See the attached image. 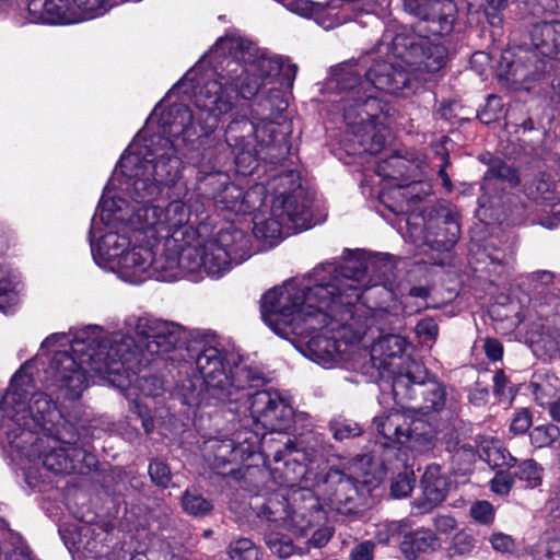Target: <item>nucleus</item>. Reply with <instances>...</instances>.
I'll use <instances>...</instances> for the list:
<instances>
[{"label":"nucleus","mask_w":560,"mask_h":560,"mask_svg":"<svg viewBox=\"0 0 560 560\" xmlns=\"http://www.w3.org/2000/svg\"><path fill=\"white\" fill-rule=\"evenodd\" d=\"M392 51L400 62L382 60L369 66L371 58L366 56L338 66L328 83L340 95L336 101L338 110L363 151L370 154L381 152L388 137L390 108L378 97V92L408 97L421 85L413 71L434 73L447 61V48L440 38L415 32L396 34Z\"/></svg>","instance_id":"nucleus-1"},{"label":"nucleus","mask_w":560,"mask_h":560,"mask_svg":"<svg viewBox=\"0 0 560 560\" xmlns=\"http://www.w3.org/2000/svg\"><path fill=\"white\" fill-rule=\"evenodd\" d=\"M211 55L222 58L219 61L220 71L209 73L196 93L197 105L206 113L201 126L208 132L217 128L221 117L232 110L235 96L250 100L265 81L278 75L281 70V56L259 52L252 42L241 36L220 37Z\"/></svg>","instance_id":"nucleus-2"},{"label":"nucleus","mask_w":560,"mask_h":560,"mask_svg":"<svg viewBox=\"0 0 560 560\" xmlns=\"http://www.w3.org/2000/svg\"><path fill=\"white\" fill-rule=\"evenodd\" d=\"M60 339L70 342L72 353L56 351L46 373L50 386L66 399H78L89 386L90 376L119 374L133 355L135 341L130 336L108 334L98 326L78 330L71 340L65 334H52L42 342V348H50Z\"/></svg>","instance_id":"nucleus-3"},{"label":"nucleus","mask_w":560,"mask_h":560,"mask_svg":"<svg viewBox=\"0 0 560 560\" xmlns=\"http://www.w3.org/2000/svg\"><path fill=\"white\" fill-rule=\"evenodd\" d=\"M338 279L326 262L303 278L291 279L261 298V317L277 335H308L326 324L328 310L341 305Z\"/></svg>","instance_id":"nucleus-4"},{"label":"nucleus","mask_w":560,"mask_h":560,"mask_svg":"<svg viewBox=\"0 0 560 560\" xmlns=\"http://www.w3.org/2000/svg\"><path fill=\"white\" fill-rule=\"evenodd\" d=\"M261 381L248 384L244 394L237 400L226 401L230 411L243 415L246 424H254L256 428L278 432L279 439L270 442L272 460L276 464L283 463L281 470L289 486L293 487L296 481L303 479L307 472V464L316 458V451L307 452L296 447L295 443L283 435L281 431L287 429L291 421L293 411L283 398L271 390H255L265 384V376L260 370Z\"/></svg>","instance_id":"nucleus-5"},{"label":"nucleus","mask_w":560,"mask_h":560,"mask_svg":"<svg viewBox=\"0 0 560 560\" xmlns=\"http://www.w3.org/2000/svg\"><path fill=\"white\" fill-rule=\"evenodd\" d=\"M177 144L159 135L137 139L120 158L114 183L135 202H151L182 174Z\"/></svg>","instance_id":"nucleus-6"},{"label":"nucleus","mask_w":560,"mask_h":560,"mask_svg":"<svg viewBox=\"0 0 560 560\" xmlns=\"http://www.w3.org/2000/svg\"><path fill=\"white\" fill-rule=\"evenodd\" d=\"M15 423L8 418L0 425V443L10 446L13 457L42 463L54 474H84L96 465L95 456L78 445L79 434L70 422L42 435L31 430L13 435L11 427Z\"/></svg>","instance_id":"nucleus-7"},{"label":"nucleus","mask_w":560,"mask_h":560,"mask_svg":"<svg viewBox=\"0 0 560 560\" xmlns=\"http://www.w3.org/2000/svg\"><path fill=\"white\" fill-rule=\"evenodd\" d=\"M131 206L120 197L101 199L100 217L106 224L125 223L153 243L159 240L188 243L196 238L197 231L189 224L190 210L182 201L174 200L162 208L149 202H136Z\"/></svg>","instance_id":"nucleus-8"},{"label":"nucleus","mask_w":560,"mask_h":560,"mask_svg":"<svg viewBox=\"0 0 560 560\" xmlns=\"http://www.w3.org/2000/svg\"><path fill=\"white\" fill-rule=\"evenodd\" d=\"M287 107L288 102L280 91L273 90L255 105L252 112L254 120H234L229 125L225 139L235 150V163L242 173H252L257 167L262 149L281 145L284 141L280 126Z\"/></svg>","instance_id":"nucleus-9"},{"label":"nucleus","mask_w":560,"mask_h":560,"mask_svg":"<svg viewBox=\"0 0 560 560\" xmlns=\"http://www.w3.org/2000/svg\"><path fill=\"white\" fill-rule=\"evenodd\" d=\"M269 185L275 191L270 217L255 214L253 234L266 245L272 246L284 235L311 228V215L310 199L296 171L277 175Z\"/></svg>","instance_id":"nucleus-10"},{"label":"nucleus","mask_w":560,"mask_h":560,"mask_svg":"<svg viewBox=\"0 0 560 560\" xmlns=\"http://www.w3.org/2000/svg\"><path fill=\"white\" fill-rule=\"evenodd\" d=\"M30 366L31 362L27 361L18 370L0 399V425L8 418L15 421L16 423L11 427L13 435L28 430L36 435L51 433L68 422L48 395L33 393L35 384L32 375L27 373Z\"/></svg>","instance_id":"nucleus-11"},{"label":"nucleus","mask_w":560,"mask_h":560,"mask_svg":"<svg viewBox=\"0 0 560 560\" xmlns=\"http://www.w3.org/2000/svg\"><path fill=\"white\" fill-rule=\"evenodd\" d=\"M195 365L208 395L221 404L237 400L248 384L261 381L260 369L215 345H205L195 357Z\"/></svg>","instance_id":"nucleus-12"},{"label":"nucleus","mask_w":560,"mask_h":560,"mask_svg":"<svg viewBox=\"0 0 560 560\" xmlns=\"http://www.w3.org/2000/svg\"><path fill=\"white\" fill-rule=\"evenodd\" d=\"M327 264L337 276L339 299L346 308L354 307L366 290L381 284L390 285L395 269L393 256L383 253L372 255L362 249H346L340 258Z\"/></svg>","instance_id":"nucleus-13"},{"label":"nucleus","mask_w":560,"mask_h":560,"mask_svg":"<svg viewBox=\"0 0 560 560\" xmlns=\"http://www.w3.org/2000/svg\"><path fill=\"white\" fill-rule=\"evenodd\" d=\"M334 305L328 310L326 324L320 332L311 337L304 354L317 364L330 369L348 360L358 349L366 326L359 323L353 306Z\"/></svg>","instance_id":"nucleus-14"},{"label":"nucleus","mask_w":560,"mask_h":560,"mask_svg":"<svg viewBox=\"0 0 560 560\" xmlns=\"http://www.w3.org/2000/svg\"><path fill=\"white\" fill-rule=\"evenodd\" d=\"M187 244L188 249L195 252L191 258L197 262L196 272L203 270L211 277H221L232 265L242 264L252 256L249 237L235 226L222 229L210 238H203L197 232L196 238Z\"/></svg>","instance_id":"nucleus-15"},{"label":"nucleus","mask_w":560,"mask_h":560,"mask_svg":"<svg viewBox=\"0 0 560 560\" xmlns=\"http://www.w3.org/2000/svg\"><path fill=\"white\" fill-rule=\"evenodd\" d=\"M427 369L415 361L408 362L406 372L399 373L393 380V395L397 404L408 405L418 401L419 404L410 406V409H419L424 413L431 411H441L448 408L455 412L457 410V400L454 396L448 397L445 386L438 382H428Z\"/></svg>","instance_id":"nucleus-16"},{"label":"nucleus","mask_w":560,"mask_h":560,"mask_svg":"<svg viewBox=\"0 0 560 560\" xmlns=\"http://www.w3.org/2000/svg\"><path fill=\"white\" fill-rule=\"evenodd\" d=\"M270 442L273 440L252 430L238 431L233 439L211 441V466L221 476L235 477L237 467L257 452H261L268 459L272 457Z\"/></svg>","instance_id":"nucleus-17"},{"label":"nucleus","mask_w":560,"mask_h":560,"mask_svg":"<svg viewBox=\"0 0 560 560\" xmlns=\"http://www.w3.org/2000/svg\"><path fill=\"white\" fill-rule=\"evenodd\" d=\"M376 431L387 442L406 444L410 450L423 453L434 447L433 427L421 418L393 409L374 418Z\"/></svg>","instance_id":"nucleus-18"},{"label":"nucleus","mask_w":560,"mask_h":560,"mask_svg":"<svg viewBox=\"0 0 560 560\" xmlns=\"http://www.w3.org/2000/svg\"><path fill=\"white\" fill-rule=\"evenodd\" d=\"M198 190L221 209L236 215L250 213L265 202V187L254 185L244 191L240 186L229 183L226 174L210 173L198 182Z\"/></svg>","instance_id":"nucleus-19"},{"label":"nucleus","mask_w":560,"mask_h":560,"mask_svg":"<svg viewBox=\"0 0 560 560\" xmlns=\"http://www.w3.org/2000/svg\"><path fill=\"white\" fill-rule=\"evenodd\" d=\"M207 79L208 74L202 75L197 80L194 88V103L198 109L197 122H195L196 117L187 105L176 103L161 114L159 130L153 135L170 139L177 144V147L179 142L184 145H192L200 137H207L217 129L214 128L208 132L202 128L201 120L206 117V113L198 107L196 102V93Z\"/></svg>","instance_id":"nucleus-20"},{"label":"nucleus","mask_w":560,"mask_h":560,"mask_svg":"<svg viewBox=\"0 0 560 560\" xmlns=\"http://www.w3.org/2000/svg\"><path fill=\"white\" fill-rule=\"evenodd\" d=\"M133 328L145 341L144 350L152 357H164L175 350L184 335L180 325L149 316L137 318Z\"/></svg>","instance_id":"nucleus-21"},{"label":"nucleus","mask_w":560,"mask_h":560,"mask_svg":"<svg viewBox=\"0 0 560 560\" xmlns=\"http://www.w3.org/2000/svg\"><path fill=\"white\" fill-rule=\"evenodd\" d=\"M405 10L430 24L433 36L450 34L453 30L457 5L454 0H404Z\"/></svg>","instance_id":"nucleus-22"},{"label":"nucleus","mask_w":560,"mask_h":560,"mask_svg":"<svg viewBox=\"0 0 560 560\" xmlns=\"http://www.w3.org/2000/svg\"><path fill=\"white\" fill-rule=\"evenodd\" d=\"M195 254L192 249H188V244L176 242V245H170V241H165L163 252L156 256L153 249V264L150 267V278L155 277L158 280L172 281L178 277L177 270L187 273L196 272V260L191 258Z\"/></svg>","instance_id":"nucleus-23"},{"label":"nucleus","mask_w":560,"mask_h":560,"mask_svg":"<svg viewBox=\"0 0 560 560\" xmlns=\"http://www.w3.org/2000/svg\"><path fill=\"white\" fill-rule=\"evenodd\" d=\"M518 287L527 295V307L542 316V308L551 305L560 291V278L552 271L537 270L522 275Z\"/></svg>","instance_id":"nucleus-24"},{"label":"nucleus","mask_w":560,"mask_h":560,"mask_svg":"<svg viewBox=\"0 0 560 560\" xmlns=\"http://www.w3.org/2000/svg\"><path fill=\"white\" fill-rule=\"evenodd\" d=\"M100 207L101 203L97 207L96 214L92 219L91 230H90V238L92 243V253L94 260L97 265L105 269L112 270L120 257L127 252L130 245V240L128 236L120 234L116 231H107L98 241L96 247L93 245V238L95 237V232L97 229V222H102V219L100 217ZM104 224L109 228L112 225L121 224L120 222ZM126 225L125 223H122Z\"/></svg>","instance_id":"nucleus-25"},{"label":"nucleus","mask_w":560,"mask_h":560,"mask_svg":"<svg viewBox=\"0 0 560 560\" xmlns=\"http://www.w3.org/2000/svg\"><path fill=\"white\" fill-rule=\"evenodd\" d=\"M410 183H398L388 192L381 196L382 202L396 214H405L416 209V206L432 192L431 185L420 177L410 178Z\"/></svg>","instance_id":"nucleus-26"},{"label":"nucleus","mask_w":560,"mask_h":560,"mask_svg":"<svg viewBox=\"0 0 560 560\" xmlns=\"http://www.w3.org/2000/svg\"><path fill=\"white\" fill-rule=\"evenodd\" d=\"M153 264V242L147 238V245H136L128 248L112 269L130 283H140L150 278V267Z\"/></svg>","instance_id":"nucleus-27"},{"label":"nucleus","mask_w":560,"mask_h":560,"mask_svg":"<svg viewBox=\"0 0 560 560\" xmlns=\"http://www.w3.org/2000/svg\"><path fill=\"white\" fill-rule=\"evenodd\" d=\"M460 234L459 223L450 210L441 209L435 219L427 223L424 243L434 250H451L457 243Z\"/></svg>","instance_id":"nucleus-28"},{"label":"nucleus","mask_w":560,"mask_h":560,"mask_svg":"<svg viewBox=\"0 0 560 560\" xmlns=\"http://www.w3.org/2000/svg\"><path fill=\"white\" fill-rule=\"evenodd\" d=\"M298 499H302L304 504L291 509L289 520L282 527L291 530L295 536L302 537L324 518V511L308 490L293 491V502L295 503Z\"/></svg>","instance_id":"nucleus-29"},{"label":"nucleus","mask_w":560,"mask_h":560,"mask_svg":"<svg viewBox=\"0 0 560 560\" xmlns=\"http://www.w3.org/2000/svg\"><path fill=\"white\" fill-rule=\"evenodd\" d=\"M407 341L399 335L387 334L380 337L371 347V361L373 365L381 371L394 375L393 380L405 371H396V361L401 359L406 349Z\"/></svg>","instance_id":"nucleus-30"},{"label":"nucleus","mask_w":560,"mask_h":560,"mask_svg":"<svg viewBox=\"0 0 560 560\" xmlns=\"http://www.w3.org/2000/svg\"><path fill=\"white\" fill-rule=\"evenodd\" d=\"M526 191L528 197L541 207L545 214L553 217L552 221L546 223L548 226L560 221V195L557 184L549 174H537L527 186Z\"/></svg>","instance_id":"nucleus-31"},{"label":"nucleus","mask_w":560,"mask_h":560,"mask_svg":"<svg viewBox=\"0 0 560 560\" xmlns=\"http://www.w3.org/2000/svg\"><path fill=\"white\" fill-rule=\"evenodd\" d=\"M27 11L33 23L71 24L77 22L69 0H31Z\"/></svg>","instance_id":"nucleus-32"},{"label":"nucleus","mask_w":560,"mask_h":560,"mask_svg":"<svg viewBox=\"0 0 560 560\" xmlns=\"http://www.w3.org/2000/svg\"><path fill=\"white\" fill-rule=\"evenodd\" d=\"M529 38L540 55L560 60V21L534 23Z\"/></svg>","instance_id":"nucleus-33"},{"label":"nucleus","mask_w":560,"mask_h":560,"mask_svg":"<svg viewBox=\"0 0 560 560\" xmlns=\"http://www.w3.org/2000/svg\"><path fill=\"white\" fill-rule=\"evenodd\" d=\"M324 485L330 503L339 511H341L342 505L350 504L357 495V487L353 479L337 468H330L327 471Z\"/></svg>","instance_id":"nucleus-34"},{"label":"nucleus","mask_w":560,"mask_h":560,"mask_svg":"<svg viewBox=\"0 0 560 560\" xmlns=\"http://www.w3.org/2000/svg\"><path fill=\"white\" fill-rule=\"evenodd\" d=\"M376 173L381 177L394 179L398 184L410 178L421 177L422 162L395 154L378 162Z\"/></svg>","instance_id":"nucleus-35"},{"label":"nucleus","mask_w":560,"mask_h":560,"mask_svg":"<svg viewBox=\"0 0 560 560\" xmlns=\"http://www.w3.org/2000/svg\"><path fill=\"white\" fill-rule=\"evenodd\" d=\"M439 546V539L433 532L419 528L406 530L399 544V550L407 560H416L421 553L435 551Z\"/></svg>","instance_id":"nucleus-36"},{"label":"nucleus","mask_w":560,"mask_h":560,"mask_svg":"<svg viewBox=\"0 0 560 560\" xmlns=\"http://www.w3.org/2000/svg\"><path fill=\"white\" fill-rule=\"evenodd\" d=\"M499 183H508L511 186H515L520 183V178L516 171L505 162L500 159H491L481 184L483 195L478 201L480 207L487 206L489 202L487 196L492 189L498 188Z\"/></svg>","instance_id":"nucleus-37"},{"label":"nucleus","mask_w":560,"mask_h":560,"mask_svg":"<svg viewBox=\"0 0 560 560\" xmlns=\"http://www.w3.org/2000/svg\"><path fill=\"white\" fill-rule=\"evenodd\" d=\"M291 505L287 495V490L280 489L271 493L259 508L257 515L267 522L282 527L289 520Z\"/></svg>","instance_id":"nucleus-38"},{"label":"nucleus","mask_w":560,"mask_h":560,"mask_svg":"<svg viewBox=\"0 0 560 560\" xmlns=\"http://www.w3.org/2000/svg\"><path fill=\"white\" fill-rule=\"evenodd\" d=\"M291 12L304 18L314 19L325 28L332 26L327 18L330 14L331 3L328 0H280Z\"/></svg>","instance_id":"nucleus-39"},{"label":"nucleus","mask_w":560,"mask_h":560,"mask_svg":"<svg viewBox=\"0 0 560 560\" xmlns=\"http://www.w3.org/2000/svg\"><path fill=\"white\" fill-rule=\"evenodd\" d=\"M529 388L535 401L545 407L546 404L556 399L560 392V380L547 370H539L533 374Z\"/></svg>","instance_id":"nucleus-40"},{"label":"nucleus","mask_w":560,"mask_h":560,"mask_svg":"<svg viewBox=\"0 0 560 560\" xmlns=\"http://www.w3.org/2000/svg\"><path fill=\"white\" fill-rule=\"evenodd\" d=\"M478 456L488 463L491 468L511 467L516 463V458L500 444L498 440L481 436L477 441Z\"/></svg>","instance_id":"nucleus-41"},{"label":"nucleus","mask_w":560,"mask_h":560,"mask_svg":"<svg viewBox=\"0 0 560 560\" xmlns=\"http://www.w3.org/2000/svg\"><path fill=\"white\" fill-rule=\"evenodd\" d=\"M421 483L423 494L428 495L429 501L433 503H442L451 486L448 478L441 472L439 465L427 467Z\"/></svg>","instance_id":"nucleus-42"},{"label":"nucleus","mask_w":560,"mask_h":560,"mask_svg":"<svg viewBox=\"0 0 560 560\" xmlns=\"http://www.w3.org/2000/svg\"><path fill=\"white\" fill-rule=\"evenodd\" d=\"M112 7L110 0H72L77 22L103 15Z\"/></svg>","instance_id":"nucleus-43"},{"label":"nucleus","mask_w":560,"mask_h":560,"mask_svg":"<svg viewBox=\"0 0 560 560\" xmlns=\"http://www.w3.org/2000/svg\"><path fill=\"white\" fill-rule=\"evenodd\" d=\"M265 542L271 553L280 559H287L301 550L294 546L290 537L275 530L266 533Z\"/></svg>","instance_id":"nucleus-44"},{"label":"nucleus","mask_w":560,"mask_h":560,"mask_svg":"<svg viewBox=\"0 0 560 560\" xmlns=\"http://www.w3.org/2000/svg\"><path fill=\"white\" fill-rule=\"evenodd\" d=\"M448 454L452 469L456 475L465 476L471 471L477 458V452L471 444H463Z\"/></svg>","instance_id":"nucleus-45"},{"label":"nucleus","mask_w":560,"mask_h":560,"mask_svg":"<svg viewBox=\"0 0 560 560\" xmlns=\"http://www.w3.org/2000/svg\"><path fill=\"white\" fill-rule=\"evenodd\" d=\"M14 276L4 267H0V311L8 313L18 303Z\"/></svg>","instance_id":"nucleus-46"},{"label":"nucleus","mask_w":560,"mask_h":560,"mask_svg":"<svg viewBox=\"0 0 560 560\" xmlns=\"http://www.w3.org/2000/svg\"><path fill=\"white\" fill-rule=\"evenodd\" d=\"M542 467L534 459H525L515 471L514 476L525 482V487L529 489L537 488L541 485Z\"/></svg>","instance_id":"nucleus-47"},{"label":"nucleus","mask_w":560,"mask_h":560,"mask_svg":"<svg viewBox=\"0 0 560 560\" xmlns=\"http://www.w3.org/2000/svg\"><path fill=\"white\" fill-rule=\"evenodd\" d=\"M182 506L192 516H203L213 509L212 503L196 491L186 490L182 497Z\"/></svg>","instance_id":"nucleus-48"},{"label":"nucleus","mask_w":560,"mask_h":560,"mask_svg":"<svg viewBox=\"0 0 560 560\" xmlns=\"http://www.w3.org/2000/svg\"><path fill=\"white\" fill-rule=\"evenodd\" d=\"M410 527L408 520L386 521L377 525L375 539L383 545H388L393 539L398 538Z\"/></svg>","instance_id":"nucleus-49"},{"label":"nucleus","mask_w":560,"mask_h":560,"mask_svg":"<svg viewBox=\"0 0 560 560\" xmlns=\"http://www.w3.org/2000/svg\"><path fill=\"white\" fill-rule=\"evenodd\" d=\"M559 438L560 428L552 423L537 425L529 433L530 443L537 448L548 447Z\"/></svg>","instance_id":"nucleus-50"},{"label":"nucleus","mask_w":560,"mask_h":560,"mask_svg":"<svg viewBox=\"0 0 560 560\" xmlns=\"http://www.w3.org/2000/svg\"><path fill=\"white\" fill-rule=\"evenodd\" d=\"M502 59L506 62V75L514 82L524 83L534 80L535 72L526 65L522 57L509 60L508 56H503Z\"/></svg>","instance_id":"nucleus-51"},{"label":"nucleus","mask_w":560,"mask_h":560,"mask_svg":"<svg viewBox=\"0 0 560 560\" xmlns=\"http://www.w3.org/2000/svg\"><path fill=\"white\" fill-rule=\"evenodd\" d=\"M229 555L231 560H259V549L247 538L231 542Z\"/></svg>","instance_id":"nucleus-52"},{"label":"nucleus","mask_w":560,"mask_h":560,"mask_svg":"<svg viewBox=\"0 0 560 560\" xmlns=\"http://www.w3.org/2000/svg\"><path fill=\"white\" fill-rule=\"evenodd\" d=\"M468 431L469 430L465 428L464 423L454 425L450 431H447L443 438L445 451L451 453L456 448L462 447L463 444H468L465 442Z\"/></svg>","instance_id":"nucleus-53"},{"label":"nucleus","mask_w":560,"mask_h":560,"mask_svg":"<svg viewBox=\"0 0 560 560\" xmlns=\"http://www.w3.org/2000/svg\"><path fill=\"white\" fill-rule=\"evenodd\" d=\"M330 431L338 441L359 436L362 432L360 425L349 420L334 421L330 423Z\"/></svg>","instance_id":"nucleus-54"},{"label":"nucleus","mask_w":560,"mask_h":560,"mask_svg":"<svg viewBox=\"0 0 560 560\" xmlns=\"http://www.w3.org/2000/svg\"><path fill=\"white\" fill-rule=\"evenodd\" d=\"M149 475L152 482L162 488H166L172 479L168 466L159 459H154L150 463Z\"/></svg>","instance_id":"nucleus-55"},{"label":"nucleus","mask_w":560,"mask_h":560,"mask_svg":"<svg viewBox=\"0 0 560 560\" xmlns=\"http://www.w3.org/2000/svg\"><path fill=\"white\" fill-rule=\"evenodd\" d=\"M470 515L477 523L490 525L494 521V508L488 501H477L470 508Z\"/></svg>","instance_id":"nucleus-56"},{"label":"nucleus","mask_w":560,"mask_h":560,"mask_svg":"<svg viewBox=\"0 0 560 560\" xmlns=\"http://www.w3.org/2000/svg\"><path fill=\"white\" fill-rule=\"evenodd\" d=\"M488 540L492 549L500 553H513L516 549L515 539L502 532L492 533Z\"/></svg>","instance_id":"nucleus-57"},{"label":"nucleus","mask_w":560,"mask_h":560,"mask_svg":"<svg viewBox=\"0 0 560 560\" xmlns=\"http://www.w3.org/2000/svg\"><path fill=\"white\" fill-rule=\"evenodd\" d=\"M408 472L399 474L392 482L390 492L394 498H405L412 491L415 479Z\"/></svg>","instance_id":"nucleus-58"},{"label":"nucleus","mask_w":560,"mask_h":560,"mask_svg":"<svg viewBox=\"0 0 560 560\" xmlns=\"http://www.w3.org/2000/svg\"><path fill=\"white\" fill-rule=\"evenodd\" d=\"M486 257L489 259V267L487 268L489 273H498L500 275L505 266L509 265L511 259V253L508 254L504 250L493 249L486 254Z\"/></svg>","instance_id":"nucleus-59"},{"label":"nucleus","mask_w":560,"mask_h":560,"mask_svg":"<svg viewBox=\"0 0 560 560\" xmlns=\"http://www.w3.org/2000/svg\"><path fill=\"white\" fill-rule=\"evenodd\" d=\"M508 7V0H486L485 14L488 22L498 26L502 23V12Z\"/></svg>","instance_id":"nucleus-60"},{"label":"nucleus","mask_w":560,"mask_h":560,"mask_svg":"<svg viewBox=\"0 0 560 560\" xmlns=\"http://www.w3.org/2000/svg\"><path fill=\"white\" fill-rule=\"evenodd\" d=\"M138 387L145 396H160L163 392V382L153 375H143L138 378Z\"/></svg>","instance_id":"nucleus-61"},{"label":"nucleus","mask_w":560,"mask_h":560,"mask_svg":"<svg viewBox=\"0 0 560 560\" xmlns=\"http://www.w3.org/2000/svg\"><path fill=\"white\" fill-rule=\"evenodd\" d=\"M534 560H560V539L547 540L535 553Z\"/></svg>","instance_id":"nucleus-62"},{"label":"nucleus","mask_w":560,"mask_h":560,"mask_svg":"<svg viewBox=\"0 0 560 560\" xmlns=\"http://www.w3.org/2000/svg\"><path fill=\"white\" fill-rule=\"evenodd\" d=\"M558 8L556 0H529L526 9L534 18H540L545 13L555 12Z\"/></svg>","instance_id":"nucleus-63"},{"label":"nucleus","mask_w":560,"mask_h":560,"mask_svg":"<svg viewBox=\"0 0 560 560\" xmlns=\"http://www.w3.org/2000/svg\"><path fill=\"white\" fill-rule=\"evenodd\" d=\"M532 425V415L527 409L517 411L511 422L510 429L516 434L525 433Z\"/></svg>","instance_id":"nucleus-64"}]
</instances>
